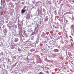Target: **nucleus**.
I'll list each match as a JSON object with an SVG mask.
<instances>
[{
	"mask_svg": "<svg viewBox=\"0 0 74 74\" xmlns=\"http://www.w3.org/2000/svg\"><path fill=\"white\" fill-rule=\"evenodd\" d=\"M68 16L69 17V16L68 15L67 16H65V18L64 19V21H65L66 22V23H67V22H68V20H66V19H67V17Z\"/></svg>",
	"mask_w": 74,
	"mask_h": 74,
	"instance_id": "nucleus-1",
	"label": "nucleus"
},
{
	"mask_svg": "<svg viewBox=\"0 0 74 74\" xmlns=\"http://www.w3.org/2000/svg\"><path fill=\"white\" fill-rule=\"evenodd\" d=\"M63 36L64 37H67V34L66 32L64 33V34H63Z\"/></svg>",
	"mask_w": 74,
	"mask_h": 74,
	"instance_id": "nucleus-2",
	"label": "nucleus"
},
{
	"mask_svg": "<svg viewBox=\"0 0 74 74\" xmlns=\"http://www.w3.org/2000/svg\"><path fill=\"white\" fill-rule=\"evenodd\" d=\"M26 11V10H24V9H23L21 10V13H22V14H23Z\"/></svg>",
	"mask_w": 74,
	"mask_h": 74,
	"instance_id": "nucleus-3",
	"label": "nucleus"
},
{
	"mask_svg": "<svg viewBox=\"0 0 74 74\" xmlns=\"http://www.w3.org/2000/svg\"><path fill=\"white\" fill-rule=\"evenodd\" d=\"M19 40V39H18V38H16V39L15 40V42H17Z\"/></svg>",
	"mask_w": 74,
	"mask_h": 74,
	"instance_id": "nucleus-4",
	"label": "nucleus"
},
{
	"mask_svg": "<svg viewBox=\"0 0 74 74\" xmlns=\"http://www.w3.org/2000/svg\"><path fill=\"white\" fill-rule=\"evenodd\" d=\"M0 25H3V24H4V22L3 21H2L1 22V23H0Z\"/></svg>",
	"mask_w": 74,
	"mask_h": 74,
	"instance_id": "nucleus-5",
	"label": "nucleus"
},
{
	"mask_svg": "<svg viewBox=\"0 0 74 74\" xmlns=\"http://www.w3.org/2000/svg\"><path fill=\"white\" fill-rule=\"evenodd\" d=\"M33 37H32L31 38H29L30 40H33Z\"/></svg>",
	"mask_w": 74,
	"mask_h": 74,
	"instance_id": "nucleus-6",
	"label": "nucleus"
},
{
	"mask_svg": "<svg viewBox=\"0 0 74 74\" xmlns=\"http://www.w3.org/2000/svg\"><path fill=\"white\" fill-rule=\"evenodd\" d=\"M71 27V28H72V29H74V26H73V25H72Z\"/></svg>",
	"mask_w": 74,
	"mask_h": 74,
	"instance_id": "nucleus-7",
	"label": "nucleus"
},
{
	"mask_svg": "<svg viewBox=\"0 0 74 74\" xmlns=\"http://www.w3.org/2000/svg\"><path fill=\"white\" fill-rule=\"evenodd\" d=\"M24 35L25 36H26V37H27V35H26V34H25Z\"/></svg>",
	"mask_w": 74,
	"mask_h": 74,
	"instance_id": "nucleus-8",
	"label": "nucleus"
},
{
	"mask_svg": "<svg viewBox=\"0 0 74 74\" xmlns=\"http://www.w3.org/2000/svg\"><path fill=\"white\" fill-rule=\"evenodd\" d=\"M1 55H4L3 52H1Z\"/></svg>",
	"mask_w": 74,
	"mask_h": 74,
	"instance_id": "nucleus-9",
	"label": "nucleus"
},
{
	"mask_svg": "<svg viewBox=\"0 0 74 74\" xmlns=\"http://www.w3.org/2000/svg\"><path fill=\"white\" fill-rule=\"evenodd\" d=\"M55 28H56V29H58V27H55Z\"/></svg>",
	"mask_w": 74,
	"mask_h": 74,
	"instance_id": "nucleus-10",
	"label": "nucleus"
},
{
	"mask_svg": "<svg viewBox=\"0 0 74 74\" xmlns=\"http://www.w3.org/2000/svg\"><path fill=\"white\" fill-rule=\"evenodd\" d=\"M18 51H21V49H18Z\"/></svg>",
	"mask_w": 74,
	"mask_h": 74,
	"instance_id": "nucleus-11",
	"label": "nucleus"
},
{
	"mask_svg": "<svg viewBox=\"0 0 74 74\" xmlns=\"http://www.w3.org/2000/svg\"><path fill=\"white\" fill-rule=\"evenodd\" d=\"M70 38H73L72 37H71V36H70Z\"/></svg>",
	"mask_w": 74,
	"mask_h": 74,
	"instance_id": "nucleus-12",
	"label": "nucleus"
},
{
	"mask_svg": "<svg viewBox=\"0 0 74 74\" xmlns=\"http://www.w3.org/2000/svg\"><path fill=\"white\" fill-rule=\"evenodd\" d=\"M71 40H72V39H71Z\"/></svg>",
	"mask_w": 74,
	"mask_h": 74,
	"instance_id": "nucleus-13",
	"label": "nucleus"
},
{
	"mask_svg": "<svg viewBox=\"0 0 74 74\" xmlns=\"http://www.w3.org/2000/svg\"><path fill=\"white\" fill-rule=\"evenodd\" d=\"M71 74V73H70V74Z\"/></svg>",
	"mask_w": 74,
	"mask_h": 74,
	"instance_id": "nucleus-14",
	"label": "nucleus"
}]
</instances>
